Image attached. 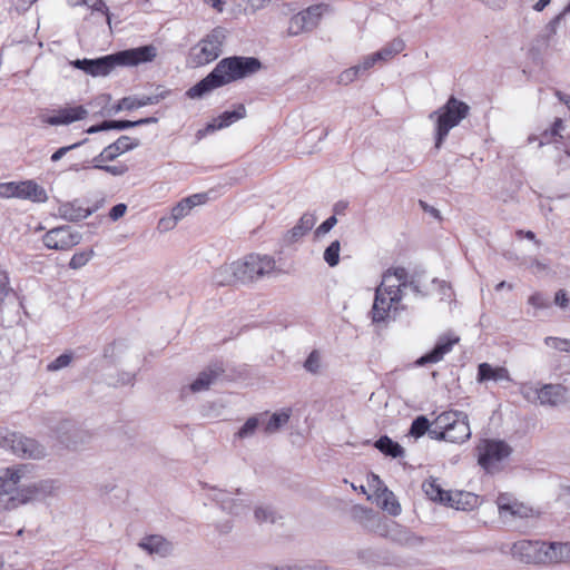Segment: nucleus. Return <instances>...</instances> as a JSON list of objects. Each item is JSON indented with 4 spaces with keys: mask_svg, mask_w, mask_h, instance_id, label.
I'll use <instances>...</instances> for the list:
<instances>
[{
    "mask_svg": "<svg viewBox=\"0 0 570 570\" xmlns=\"http://www.w3.org/2000/svg\"><path fill=\"white\" fill-rule=\"evenodd\" d=\"M417 286L404 267L389 268L383 275L381 284L375 289L374 303L372 306V320L375 323L395 318L405 308L403 298L405 291Z\"/></svg>",
    "mask_w": 570,
    "mask_h": 570,
    "instance_id": "1",
    "label": "nucleus"
},
{
    "mask_svg": "<svg viewBox=\"0 0 570 570\" xmlns=\"http://www.w3.org/2000/svg\"><path fill=\"white\" fill-rule=\"evenodd\" d=\"M259 68L261 62L256 58H225L207 77L189 88L186 95L191 99L200 98L218 87L256 72Z\"/></svg>",
    "mask_w": 570,
    "mask_h": 570,
    "instance_id": "2",
    "label": "nucleus"
},
{
    "mask_svg": "<svg viewBox=\"0 0 570 570\" xmlns=\"http://www.w3.org/2000/svg\"><path fill=\"white\" fill-rule=\"evenodd\" d=\"M32 468L14 464L0 470V510H13L23 505L20 495L30 481Z\"/></svg>",
    "mask_w": 570,
    "mask_h": 570,
    "instance_id": "3",
    "label": "nucleus"
},
{
    "mask_svg": "<svg viewBox=\"0 0 570 570\" xmlns=\"http://www.w3.org/2000/svg\"><path fill=\"white\" fill-rule=\"evenodd\" d=\"M430 436L452 443L465 442L471 436L468 415L459 411L441 413L434 421V428L430 431Z\"/></svg>",
    "mask_w": 570,
    "mask_h": 570,
    "instance_id": "4",
    "label": "nucleus"
},
{
    "mask_svg": "<svg viewBox=\"0 0 570 570\" xmlns=\"http://www.w3.org/2000/svg\"><path fill=\"white\" fill-rule=\"evenodd\" d=\"M469 106L451 97L444 106L430 114V119L435 122V148L439 149L450 130L456 127L469 112Z\"/></svg>",
    "mask_w": 570,
    "mask_h": 570,
    "instance_id": "5",
    "label": "nucleus"
},
{
    "mask_svg": "<svg viewBox=\"0 0 570 570\" xmlns=\"http://www.w3.org/2000/svg\"><path fill=\"white\" fill-rule=\"evenodd\" d=\"M520 394L531 403L557 407L570 401V391L561 384L522 383Z\"/></svg>",
    "mask_w": 570,
    "mask_h": 570,
    "instance_id": "6",
    "label": "nucleus"
},
{
    "mask_svg": "<svg viewBox=\"0 0 570 570\" xmlns=\"http://www.w3.org/2000/svg\"><path fill=\"white\" fill-rule=\"evenodd\" d=\"M224 40V30L220 28L214 29L190 49L189 63L193 67H200L216 60L223 51Z\"/></svg>",
    "mask_w": 570,
    "mask_h": 570,
    "instance_id": "7",
    "label": "nucleus"
},
{
    "mask_svg": "<svg viewBox=\"0 0 570 570\" xmlns=\"http://www.w3.org/2000/svg\"><path fill=\"white\" fill-rule=\"evenodd\" d=\"M209 490V498L223 512L233 517H243L249 511V498L242 489L237 488L235 492H233L212 487Z\"/></svg>",
    "mask_w": 570,
    "mask_h": 570,
    "instance_id": "8",
    "label": "nucleus"
},
{
    "mask_svg": "<svg viewBox=\"0 0 570 570\" xmlns=\"http://www.w3.org/2000/svg\"><path fill=\"white\" fill-rule=\"evenodd\" d=\"M236 262L240 283L255 282L275 269V261L267 255L250 254Z\"/></svg>",
    "mask_w": 570,
    "mask_h": 570,
    "instance_id": "9",
    "label": "nucleus"
},
{
    "mask_svg": "<svg viewBox=\"0 0 570 570\" xmlns=\"http://www.w3.org/2000/svg\"><path fill=\"white\" fill-rule=\"evenodd\" d=\"M0 198H18L32 203L48 199L46 189L35 180L10 181L0 184Z\"/></svg>",
    "mask_w": 570,
    "mask_h": 570,
    "instance_id": "10",
    "label": "nucleus"
},
{
    "mask_svg": "<svg viewBox=\"0 0 570 570\" xmlns=\"http://www.w3.org/2000/svg\"><path fill=\"white\" fill-rule=\"evenodd\" d=\"M478 462L488 472L498 469V464L511 453V448L500 440H483L478 448Z\"/></svg>",
    "mask_w": 570,
    "mask_h": 570,
    "instance_id": "11",
    "label": "nucleus"
},
{
    "mask_svg": "<svg viewBox=\"0 0 570 570\" xmlns=\"http://www.w3.org/2000/svg\"><path fill=\"white\" fill-rule=\"evenodd\" d=\"M499 515L504 522L535 517L538 512L530 505L518 501L509 494H500L497 499Z\"/></svg>",
    "mask_w": 570,
    "mask_h": 570,
    "instance_id": "12",
    "label": "nucleus"
},
{
    "mask_svg": "<svg viewBox=\"0 0 570 570\" xmlns=\"http://www.w3.org/2000/svg\"><path fill=\"white\" fill-rule=\"evenodd\" d=\"M206 200L205 194H194L181 199L173 207L170 216L159 219L158 228L164 232L171 230L179 220L190 214L194 207L205 204Z\"/></svg>",
    "mask_w": 570,
    "mask_h": 570,
    "instance_id": "13",
    "label": "nucleus"
},
{
    "mask_svg": "<svg viewBox=\"0 0 570 570\" xmlns=\"http://www.w3.org/2000/svg\"><path fill=\"white\" fill-rule=\"evenodd\" d=\"M81 234L69 226L56 227L43 236L46 247L56 250H68L81 242Z\"/></svg>",
    "mask_w": 570,
    "mask_h": 570,
    "instance_id": "14",
    "label": "nucleus"
},
{
    "mask_svg": "<svg viewBox=\"0 0 570 570\" xmlns=\"http://www.w3.org/2000/svg\"><path fill=\"white\" fill-rule=\"evenodd\" d=\"M547 542L521 540L515 542L511 548L514 558L524 563H542L546 564Z\"/></svg>",
    "mask_w": 570,
    "mask_h": 570,
    "instance_id": "15",
    "label": "nucleus"
},
{
    "mask_svg": "<svg viewBox=\"0 0 570 570\" xmlns=\"http://www.w3.org/2000/svg\"><path fill=\"white\" fill-rule=\"evenodd\" d=\"M157 56L158 48L155 45H146L116 52L118 65L126 67H135L140 63L153 62Z\"/></svg>",
    "mask_w": 570,
    "mask_h": 570,
    "instance_id": "16",
    "label": "nucleus"
},
{
    "mask_svg": "<svg viewBox=\"0 0 570 570\" xmlns=\"http://www.w3.org/2000/svg\"><path fill=\"white\" fill-rule=\"evenodd\" d=\"M87 116L88 110L83 106L63 107L42 115L41 121L49 126H68L85 119Z\"/></svg>",
    "mask_w": 570,
    "mask_h": 570,
    "instance_id": "17",
    "label": "nucleus"
},
{
    "mask_svg": "<svg viewBox=\"0 0 570 570\" xmlns=\"http://www.w3.org/2000/svg\"><path fill=\"white\" fill-rule=\"evenodd\" d=\"M60 485L57 480L43 479L35 482H27L24 490L20 495L23 504L35 500L46 499L56 495Z\"/></svg>",
    "mask_w": 570,
    "mask_h": 570,
    "instance_id": "18",
    "label": "nucleus"
},
{
    "mask_svg": "<svg viewBox=\"0 0 570 570\" xmlns=\"http://www.w3.org/2000/svg\"><path fill=\"white\" fill-rule=\"evenodd\" d=\"M138 548L150 557L167 558L174 553L175 546L160 534L146 535L137 543Z\"/></svg>",
    "mask_w": 570,
    "mask_h": 570,
    "instance_id": "19",
    "label": "nucleus"
},
{
    "mask_svg": "<svg viewBox=\"0 0 570 570\" xmlns=\"http://www.w3.org/2000/svg\"><path fill=\"white\" fill-rule=\"evenodd\" d=\"M71 63L94 77L107 76L116 66H119L116 53L98 59H77Z\"/></svg>",
    "mask_w": 570,
    "mask_h": 570,
    "instance_id": "20",
    "label": "nucleus"
},
{
    "mask_svg": "<svg viewBox=\"0 0 570 570\" xmlns=\"http://www.w3.org/2000/svg\"><path fill=\"white\" fill-rule=\"evenodd\" d=\"M320 17V7H309L306 10L298 12L289 21L287 29L288 35L297 36L302 32L313 30L317 26Z\"/></svg>",
    "mask_w": 570,
    "mask_h": 570,
    "instance_id": "21",
    "label": "nucleus"
},
{
    "mask_svg": "<svg viewBox=\"0 0 570 570\" xmlns=\"http://www.w3.org/2000/svg\"><path fill=\"white\" fill-rule=\"evenodd\" d=\"M370 487L374 489V498L377 505L391 515H399L401 513V505L394 493L384 485L377 475L372 476Z\"/></svg>",
    "mask_w": 570,
    "mask_h": 570,
    "instance_id": "22",
    "label": "nucleus"
},
{
    "mask_svg": "<svg viewBox=\"0 0 570 570\" xmlns=\"http://www.w3.org/2000/svg\"><path fill=\"white\" fill-rule=\"evenodd\" d=\"M222 374L223 370L220 367L208 366L199 372L188 385H185L181 392L184 395L205 392L217 382Z\"/></svg>",
    "mask_w": 570,
    "mask_h": 570,
    "instance_id": "23",
    "label": "nucleus"
},
{
    "mask_svg": "<svg viewBox=\"0 0 570 570\" xmlns=\"http://www.w3.org/2000/svg\"><path fill=\"white\" fill-rule=\"evenodd\" d=\"M12 454L21 459L40 460L47 455V450L37 440L19 434Z\"/></svg>",
    "mask_w": 570,
    "mask_h": 570,
    "instance_id": "24",
    "label": "nucleus"
},
{
    "mask_svg": "<svg viewBox=\"0 0 570 570\" xmlns=\"http://www.w3.org/2000/svg\"><path fill=\"white\" fill-rule=\"evenodd\" d=\"M460 338L454 335H446L439 337L434 348L421 356L415 363L419 366H423L428 363H438L443 360V357L450 353L455 344H458Z\"/></svg>",
    "mask_w": 570,
    "mask_h": 570,
    "instance_id": "25",
    "label": "nucleus"
},
{
    "mask_svg": "<svg viewBox=\"0 0 570 570\" xmlns=\"http://www.w3.org/2000/svg\"><path fill=\"white\" fill-rule=\"evenodd\" d=\"M292 413L293 411L291 407H284L274 413H259L262 417V431L266 435L277 433L282 428H284L288 423Z\"/></svg>",
    "mask_w": 570,
    "mask_h": 570,
    "instance_id": "26",
    "label": "nucleus"
},
{
    "mask_svg": "<svg viewBox=\"0 0 570 570\" xmlns=\"http://www.w3.org/2000/svg\"><path fill=\"white\" fill-rule=\"evenodd\" d=\"M444 504L456 510L468 511L479 505V498L471 492L449 491Z\"/></svg>",
    "mask_w": 570,
    "mask_h": 570,
    "instance_id": "27",
    "label": "nucleus"
},
{
    "mask_svg": "<svg viewBox=\"0 0 570 570\" xmlns=\"http://www.w3.org/2000/svg\"><path fill=\"white\" fill-rule=\"evenodd\" d=\"M245 116H246V109H245L244 105H238L234 110L224 111L217 118L213 119L206 126V131H215V130L226 128V127L230 126L232 124H234L235 121L245 118Z\"/></svg>",
    "mask_w": 570,
    "mask_h": 570,
    "instance_id": "28",
    "label": "nucleus"
},
{
    "mask_svg": "<svg viewBox=\"0 0 570 570\" xmlns=\"http://www.w3.org/2000/svg\"><path fill=\"white\" fill-rule=\"evenodd\" d=\"M139 146V140L129 136H121L115 142L104 148V157L108 160H115L120 155L135 149Z\"/></svg>",
    "mask_w": 570,
    "mask_h": 570,
    "instance_id": "29",
    "label": "nucleus"
},
{
    "mask_svg": "<svg viewBox=\"0 0 570 570\" xmlns=\"http://www.w3.org/2000/svg\"><path fill=\"white\" fill-rule=\"evenodd\" d=\"M546 564L570 562V542L547 543Z\"/></svg>",
    "mask_w": 570,
    "mask_h": 570,
    "instance_id": "30",
    "label": "nucleus"
},
{
    "mask_svg": "<svg viewBox=\"0 0 570 570\" xmlns=\"http://www.w3.org/2000/svg\"><path fill=\"white\" fill-rule=\"evenodd\" d=\"M213 279L217 285L225 286L234 283H240L239 269L237 262L224 264L217 268L213 275Z\"/></svg>",
    "mask_w": 570,
    "mask_h": 570,
    "instance_id": "31",
    "label": "nucleus"
},
{
    "mask_svg": "<svg viewBox=\"0 0 570 570\" xmlns=\"http://www.w3.org/2000/svg\"><path fill=\"white\" fill-rule=\"evenodd\" d=\"M316 217L313 214L306 213L304 214L297 224L287 232L285 235V242L287 244H293L301 239L306 233H308L315 225Z\"/></svg>",
    "mask_w": 570,
    "mask_h": 570,
    "instance_id": "32",
    "label": "nucleus"
},
{
    "mask_svg": "<svg viewBox=\"0 0 570 570\" xmlns=\"http://www.w3.org/2000/svg\"><path fill=\"white\" fill-rule=\"evenodd\" d=\"M478 381H511L510 373L505 367L497 366L493 367L489 363H481L478 367Z\"/></svg>",
    "mask_w": 570,
    "mask_h": 570,
    "instance_id": "33",
    "label": "nucleus"
},
{
    "mask_svg": "<svg viewBox=\"0 0 570 570\" xmlns=\"http://www.w3.org/2000/svg\"><path fill=\"white\" fill-rule=\"evenodd\" d=\"M58 214L66 220L77 222L89 217L92 212L88 208L81 207L78 202H69L59 205Z\"/></svg>",
    "mask_w": 570,
    "mask_h": 570,
    "instance_id": "34",
    "label": "nucleus"
},
{
    "mask_svg": "<svg viewBox=\"0 0 570 570\" xmlns=\"http://www.w3.org/2000/svg\"><path fill=\"white\" fill-rule=\"evenodd\" d=\"M405 43L402 39L396 38L386 43L379 51L374 52V57L379 63H385L393 59L397 53L403 51Z\"/></svg>",
    "mask_w": 570,
    "mask_h": 570,
    "instance_id": "35",
    "label": "nucleus"
},
{
    "mask_svg": "<svg viewBox=\"0 0 570 570\" xmlns=\"http://www.w3.org/2000/svg\"><path fill=\"white\" fill-rule=\"evenodd\" d=\"M165 98L164 94L160 95H154V96H144L141 98H124L120 100V102L117 106V110L122 109H134L139 108L148 105H155L158 104L161 99Z\"/></svg>",
    "mask_w": 570,
    "mask_h": 570,
    "instance_id": "36",
    "label": "nucleus"
},
{
    "mask_svg": "<svg viewBox=\"0 0 570 570\" xmlns=\"http://www.w3.org/2000/svg\"><path fill=\"white\" fill-rule=\"evenodd\" d=\"M375 448L392 458H400L404 454V449L386 435L381 436L375 442Z\"/></svg>",
    "mask_w": 570,
    "mask_h": 570,
    "instance_id": "37",
    "label": "nucleus"
},
{
    "mask_svg": "<svg viewBox=\"0 0 570 570\" xmlns=\"http://www.w3.org/2000/svg\"><path fill=\"white\" fill-rule=\"evenodd\" d=\"M259 426H262L261 414L253 415L248 417L239 428V430L235 433V438L239 440L253 438Z\"/></svg>",
    "mask_w": 570,
    "mask_h": 570,
    "instance_id": "38",
    "label": "nucleus"
},
{
    "mask_svg": "<svg viewBox=\"0 0 570 570\" xmlns=\"http://www.w3.org/2000/svg\"><path fill=\"white\" fill-rule=\"evenodd\" d=\"M422 489L431 500L439 501L443 504L445 503L449 491L443 490L436 479H429L423 482Z\"/></svg>",
    "mask_w": 570,
    "mask_h": 570,
    "instance_id": "39",
    "label": "nucleus"
},
{
    "mask_svg": "<svg viewBox=\"0 0 570 570\" xmlns=\"http://www.w3.org/2000/svg\"><path fill=\"white\" fill-rule=\"evenodd\" d=\"M79 434V431L68 421L60 423L57 430V436L61 443H65L67 446L76 448L77 441L76 436Z\"/></svg>",
    "mask_w": 570,
    "mask_h": 570,
    "instance_id": "40",
    "label": "nucleus"
},
{
    "mask_svg": "<svg viewBox=\"0 0 570 570\" xmlns=\"http://www.w3.org/2000/svg\"><path fill=\"white\" fill-rule=\"evenodd\" d=\"M564 130V124L562 119L557 118L550 130H546L539 138V146L546 144L556 142L557 137L562 138L561 132Z\"/></svg>",
    "mask_w": 570,
    "mask_h": 570,
    "instance_id": "41",
    "label": "nucleus"
},
{
    "mask_svg": "<svg viewBox=\"0 0 570 570\" xmlns=\"http://www.w3.org/2000/svg\"><path fill=\"white\" fill-rule=\"evenodd\" d=\"M304 368L313 374L317 375L322 368V355L317 350L312 351L304 362Z\"/></svg>",
    "mask_w": 570,
    "mask_h": 570,
    "instance_id": "42",
    "label": "nucleus"
},
{
    "mask_svg": "<svg viewBox=\"0 0 570 570\" xmlns=\"http://www.w3.org/2000/svg\"><path fill=\"white\" fill-rule=\"evenodd\" d=\"M429 428H430L429 420L425 416L421 415V416H417L412 422L409 434L415 439H419L422 435H424L426 432L430 433L431 430H429Z\"/></svg>",
    "mask_w": 570,
    "mask_h": 570,
    "instance_id": "43",
    "label": "nucleus"
},
{
    "mask_svg": "<svg viewBox=\"0 0 570 570\" xmlns=\"http://www.w3.org/2000/svg\"><path fill=\"white\" fill-rule=\"evenodd\" d=\"M340 252H341V244L338 240L332 242L327 248L324 250V261L331 266L334 267L340 262Z\"/></svg>",
    "mask_w": 570,
    "mask_h": 570,
    "instance_id": "44",
    "label": "nucleus"
},
{
    "mask_svg": "<svg viewBox=\"0 0 570 570\" xmlns=\"http://www.w3.org/2000/svg\"><path fill=\"white\" fill-rule=\"evenodd\" d=\"M18 435L19 433L11 432L7 429H0V449L13 453Z\"/></svg>",
    "mask_w": 570,
    "mask_h": 570,
    "instance_id": "45",
    "label": "nucleus"
},
{
    "mask_svg": "<svg viewBox=\"0 0 570 570\" xmlns=\"http://www.w3.org/2000/svg\"><path fill=\"white\" fill-rule=\"evenodd\" d=\"M92 256H94V250H91V249L78 252V253L73 254V256L71 257V259L69 262V267L71 269H79V268L83 267L85 265H87L88 262L92 258Z\"/></svg>",
    "mask_w": 570,
    "mask_h": 570,
    "instance_id": "46",
    "label": "nucleus"
},
{
    "mask_svg": "<svg viewBox=\"0 0 570 570\" xmlns=\"http://www.w3.org/2000/svg\"><path fill=\"white\" fill-rule=\"evenodd\" d=\"M72 358L73 356L71 353L61 354L47 365V370L50 372H55L65 368L70 365Z\"/></svg>",
    "mask_w": 570,
    "mask_h": 570,
    "instance_id": "47",
    "label": "nucleus"
},
{
    "mask_svg": "<svg viewBox=\"0 0 570 570\" xmlns=\"http://www.w3.org/2000/svg\"><path fill=\"white\" fill-rule=\"evenodd\" d=\"M77 4H83L87 8L91 9L92 11L100 12L104 16L107 17L108 23H110V17L108 14V9L104 2V0H81L80 2L75 3Z\"/></svg>",
    "mask_w": 570,
    "mask_h": 570,
    "instance_id": "48",
    "label": "nucleus"
},
{
    "mask_svg": "<svg viewBox=\"0 0 570 570\" xmlns=\"http://www.w3.org/2000/svg\"><path fill=\"white\" fill-rule=\"evenodd\" d=\"M358 77H361V76H360L357 69L355 68V66H353V67H350V68L343 70L337 76V83L347 86V85L354 82Z\"/></svg>",
    "mask_w": 570,
    "mask_h": 570,
    "instance_id": "49",
    "label": "nucleus"
},
{
    "mask_svg": "<svg viewBox=\"0 0 570 570\" xmlns=\"http://www.w3.org/2000/svg\"><path fill=\"white\" fill-rule=\"evenodd\" d=\"M377 62L374 55H367L363 57L357 65H355V68L357 69L360 76L365 75L368 72Z\"/></svg>",
    "mask_w": 570,
    "mask_h": 570,
    "instance_id": "50",
    "label": "nucleus"
},
{
    "mask_svg": "<svg viewBox=\"0 0 570 570\" xmlns=\"http://www.w3.org/2000/svg\"><path fill=\"white\" fill-rule=\"evenodd\" d=\"M544 343L549 347L563 352H570V340L549 336L546 337Z\"/></svg>",
    "mask_w": 570,
    "mask_h": 570,
    "instance_id": "51",
    "label": "nucleus"
},
{
    "mask_svg": "<svg viewBox=\"0 0 570 570\" xmlns=\"http://www.w3.org/2000/svg\"><path fill=\"white\" fill-rule=\"evenodd\" d=\"M569 12L570 3L547 24V31L549 32V36H554L557 33L558 24Z\"/></svg>",
    "mask_w": 570,
    "mask_h": 570,
    "instance_id": "52",
    "label": "nucleus"
},
{
    "mask_svg": "<svg viewBox=\"0 0 570 570\" xmlns=\"http://www.w3.org/2000/svg\"><path fill=\"white\" fill-rule=\"evenodd\" d=\"M87 141V139H83L79 142H75L72 145H69V146H65V147H60L59 149H57L52 155H51V161L53 163H57L59 161L68 151L70 150H73L78 147H80L81 145H83L85 142Z\"/></svg>",
    "mask_w": 570,
    "mask_h": 570,
    "instance_id": "53",
    "label": "nucleus"
},
{
    "mask_svg": "<svg viewBox=\"0 0 570 570\" xmlns=\"http://www.w3.org/2000/svg\"><path fill=\"white\" fill-rule=\"evenodd\" d=\"M529 305L533 306L537 309H543L549 307L548 301L540 294L534 293L528 299Z\"/></svg>",
    "mask_w": 570,
    "mask_h": 570,
    "instance_id": "54",
    "label": "nucleus"
},
{
    "mask_svg": "<svg viewBox=\"0 0 570 570\" xmlns=\"http://www.w3.org/2000/svg\"><path fill=\"white\" fill-rule=\"evenodd\" d=\"M254 515L258 522H264L272 519V511L267 507L259 505L255 508Z\"/></svg>",
    "mask_w": 570,
    "mask_h": 570,
    "instance_id": "55",
    "label": "nucleus"
},
{
    "mask_svg": "<svg viewBox=\"0 0 570 570\" xmlns=\"http://www.w3.org/2000/svg\"><path fill=\"white\" fill-rule=\"evenodd\" d=\"M104 171L112 175V176H122L128 171V167L125 164L117 165H106Z\"/></svg>",
    "mask_w": 570,
    "mask_h": 570,
    "instance_id": "56",
    "label": "nucleus"
},
{
    "mask_svg": "<svg viewBox=\"0 0 570 570\" xmlns=\"http://www.w3.org/2000/svg\"><path fill=\"white\" fill-rule=\"evenodd\" d=\"M337 223L335 216L328 217L325 222H323L316 229L317 235H324L328 233Z\"/></svg>",
    "mask_w": 570,
    "mask_h": 570,
    "instance_id": "57",
    "label": "nucleus"
},
{
    "mask_svg": "<svg viewBox=\"0 0 570 570\" xmlns=\"http://www.w3.org/2000/svg\"><path fill=\"white\" fill-rule=\"evenodd\" d=\"M108 122L109 125L107 127H109V129L122 130L135 127V121L130 120H109Z\"/></svg>",
    "mask_w": 570,
    "mask_h": 570,
    "instance_id": "58",
    "label": "nucleus"
},
{
    "mask_svg": "<svg viewBox=\"0 0 570 570\" xmlns=\"http://www.w3.org/2000/svg\"><path fill=\"white\" fill-rule=\"evenodd\" d=\"M126 212L127 206L125 204H118L110 209L109 217L112 220H118L126 214Z\"/></svg>",
    "mask_w": 570,
    "mask_h": 570,
    "instance_id": "59",
    "label": "nucleus"
},
{
    "mask_svg": "<svg viewBox=\"0 0 570 570\" xmlns=\"http://www.w3.org/2000/svg\"><path fill=\"white\" fill-rule=\"evenodd\" d=\"M37 0H12V6L18 12L27 11Z\"/></svg>",
    "mask_w": 570,
    "mask_h": 570,
    "instance_id": "60",
    "label": "nucleus"
},
{
    "mask_svg": "<svg viewBox=\"0 0 570 570\" xmlns=\"http://www.w3.org/2000/svg\"><path fill=\"white\" fill-rule=\"evenodd\" d=\"M554 303L561 308H566L569 305V298L563 289L556 293Z\"/></svg>",
    "mask_w": 570,
    "mask_h": 570,
    "instance_id": "61",
    "label": "nucleus"
},
{
    "mask_svg": "<svg viewBox=\"0 0 570 570\" xmlns=\"http://www.w3.org/2000/svg\"><path fill=\"white\" fill-rule=\"evenodd\" d=\"M109 161L107 158L104 157V150L96 157L92 158L91 165L96 169L104 170L106 165L104 163Z\"/></svg>",
    "mask_w": 570,
    "mask_h": 570,
    "instance_id": "62",
    "label": "nucleus"
},
{
    "mask_svg": "<svg viewBox=\"0 0 570 570\" xmlns=\"http://www.w3.org/2000/svg\"><path fill=\"white\" fill-rule=\"evenodd\" d=\"M9 291V277L6 272L0 271V292L7 294Z\"/></svg>",
    "mask_w": 570,
    "mask_h": 570,
    "instance_id": "63",
    "label": "nucleus"
},
{
    "mask_svg": "<svg viewBox=\"0 0 570 570\" xmlns=\"http://www.w3.org/2000/svg\"><path fill=\"white\" fill-rule=\"evenodd\" d=\"M531 269L534 274H540V273H543L548 269L547 265L539 262V261H534L532 264H531Z\"/></svg>",
    "mask_w": 570,
    "mask_h": 570,
    "instance_id": "64",
    "label": "nucleus"
}]
</instances>
